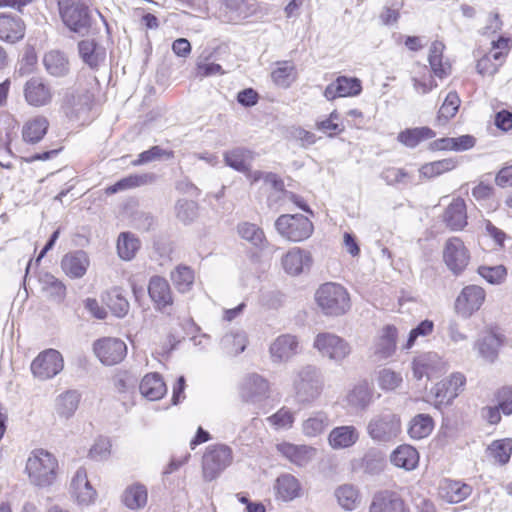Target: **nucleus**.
Listing matches in <instances>:
<instances>
[{
	"mask_svg": "<svg viewBox=\"0 0 512 512\" xmlns=\"http://www.w3.org/2000/svg\"><path fill=\"white\" fill-rule=\"evenodd\" d=\"M238 235L257 248H263L267 244L264 231L261 227L250 222H241L237 226Z\"/></svg>",
	"mask_w": 512,
	"mask_h": 512,
	"instance_id": "nucleus-45",
	"label": "nucleus"
},
{
	"mask_svg": "<svg viewBox=\"0 0 512 512\" xmlns=\"http://www.w3.org/2000/svg\"><path fill=\"white\" fill-rule=\"evenodd\" d=\"M49 127L48 120L37 116L28 120L22 128V137L26 143L36 144L42 140Z\"/></svg>",
	"mask_w": 512,
	"mask_h": 512,
	"instance_id": "nucleus-37",
	"label": "nucleus"
},
{
	"mask_svg": "<svg viewBox=\"0 0 512 512\" xmlns=\"http://www.w3.org/2000/svg\"><path fill=\"white\" fill-rule=\"evenodd\" d=\"M433 426V419L430 415L418 414L410 421L408 434L413 439H422L432 432Z\"/></svg>",
	"mask_w": 512,
	"mask_h": 512,
	"instance_id": "nucleus-46",
	"label": "nucleus"
},
{
	"mask_svg": "<svg viewBox=\"0 0 512 512\" xmlns=\"http://www.w3.org/2000/svg\"><path fill=\"white\" fill-rule=\"evenodd\" d=\"M361 90L359 79L340 76L325 88L324 96L328 100H333L337 97L356 96Z\"/></svg>",
	"mask_w": 512,
	"mask_h": 512,
	"instance_id": "nucleus-22",
	"label": "nucleus"
},
{
	"mask_svg": "<svg viewBox=\"0 0 512 512\" xmlns=\"http://www.w3.org/2000/svg\"><path fill=\"white\" fill-rule=\"evenodd\" d=\"M466 378L462 373H453L448 379L437 383L432 389L436 406L449 405L463 390Z\"/></svg>",
	"mask_w": 512,
	"mask_h": 512,
	"instance_id": "nucleus-12",
	"label": "nucleus"
},
{
	"mask_svg": "<svg viewBox=\"0 0 512 512\" xmlns=\"http://www.w3.org/2000/svg\"><path fill=\"white\" fill-rule=\"evenodd\" d=\"M266 421L275 430H289L295 422V412L283 406L276 413L267 417Z\"/></svg>",
	"mask_w": 512,
	"mask_h": 512,
	"instance_id": "nucleus-50",
	"label": "nucleus"
},
{
	"mask_svg": "<svg viewBox=\"0 0 512 512\" xmlns=\"http://www.w3.org/2000/svg\"><path fill=\"white\" fill-rule=\"evenodd\" d=\"M298 352V340L294 335L283 334L278 336L269 347L273 363H284Z\"/></svg>",
	"mask_w": 512,
	"mask_h": 512,
	"instance_id": "nucleus-17",
	"label": "nucleus"
},
{
	"mask_svg": "<svg viewBox=\"0 0 512 512\" xmlns=\"http://www.w3.org/2000/svg\"><path fill=\"white\" fill-rule=\"evenodd\" d=\"M107 305L117 317H124L130 307L128 300L116 289L108 293Z\"/></svg>",
	"mask_w": 512,
	"mask_h": 512,
	"instance_id": "nucleus-59",
	"label": "nucleus"
},
{
	"mask_svg": "<svg viewBox=\"0 0 512 512\" xmlns=\"http://www.w3.org/2000/svg\"><path fill=\"white\" fill-rule=\"evenodd\" d=\"M460 103L461 101L458 94L455 91L449 92L439 109L438 119L446 122L453 118L458 112Z\"/></svg>",
	"mask_w": 512,
	"mask_h": 512,
	"instance_id": "nucleus-56",
	"label": "nucleus"
},
{
	"mask_svg": "<svg viewBox=\"0 0 512 512\" xmlns=\"http://www.w3.org/2000/svg\"><path fill=\"white\" fill-rule=\"evenodd\" d=\"M330 425V419L326 412H313L302 422V433L309 438L321 435Z\"/></svg>",
	"mask_w": 512,
	"mask_h": 512,
	"instance_id": "nucleus-39",
	"label": "nucleus"
},
{
	"mask_svg": "<svg viewBox=\"0 0 512 512\" xmlns=\"http://www.w3.org/2000/svg\"><path fill=\"white\" fill-rule=\"evenodd\" d=\"M277 451L298 467H306L316 456V449L308 445H296L289 442L277 444Z\"/></svg>",
	"mask_w": 512,
	"mask_h": 512,
	"instance_id": "nucleus-16",
	"label": "nucleus"
},
{
	"mask_svg": "<svg viewBox=\"0 0 512 512\" xmlns=\"http://www.w3.org/2000/svg\"><path fill=\"white\" fill-rule=\"evenodd\" d=\"M247 344V335L242 330L231 332L229 335L226 334V345H228V353L230 355L237 356L242 353L246 349Z\"/></svg>",
	"mask_w": 512,
	"mask_h": 512,
	"instance_id": "nucleus-60",
	"label": "nucleus"
},
{
	"mask_svg": "<svg viewBox=\"0 0 512 512\" xmlns=\"http://www.w3.org/2000/svg\"><path fill=\"white\" fill-rule=\"evenodd\" d=\"M310 262V254L300 248L291 249L282 259L283 268L290 275H299Z\"/></svg>",
	"mask_w": 512,
	"mask_h": 512,
	"instance_id": "nucleus-35",
	"label": "nucleus"
},
{
	"mask_svg": "<svg viewBox=\"0 0 512 512\" xmlns=\"http://www.w3.org/2000/svg\"><path fill=\"white\" fill-rule=\"evenodd\" d=\"M314 348L335 363H341L351 353L349 343L333 333H319L314 340Z\"/></svg>",
	"mask_w": 512,
	"mask_h": 512,
	"instance_id": "nucleus-9",
	"label": "nucleus"
},
{
	"mask_svg": "<svg viewBox=\"0 0 512 512\" xmlns=\"http://www.w3.org/2000/svg\"><path fill=\"white\" fill-rule=\"evenodd\" d=\"M140 393L151 401L161 399L167 392V387L159 373H149L143 377L139 385Z\"/></svg>",
	"mask_w": 512,
	"mask_h": 512,
	"instance_id": "nucleus-31",
	"label": "nucleus"
},
{
	"mask_svg": "<svg viewBox=\"0 0 512 512\" xmlns=\"http://www.w3.org/2000/svg\"><path fill=\"white\" fill-rule=\"evenodd\" d=\"M152 178L150 175H130L117 181L114 185L106 188L107 194H115L119 191L138 187L147 183L148 179Z\"/></svg>",
	"mask_w": 512,
	"mask_h": 512,
	"instance_id": "nucleus-55",
	"label": "nucleus"
},
{
	"mask_svg": "<svg viewBox=\"0 0 512 512\" xmlns=\"http://www.w3.org/2000/svg\"><path fill=\"white\" fill-rule=\"evenodd\" d=\"M401 382V375L390 369H383L379 373L378 383L384 390H394L401 384Z\"/></svg>",
	"mask_w": 512,
	"mask_h": 512,
	"instance_id": "nucleus-62",
	"label": "nucleus"
},
{
	"mask_svg": "<svg viewBox=\"0 0 512 512\" xmlns=\"http://www.w3.org/2000/svg\"><path fill=\"white\" fill-rule=\"evenodd\" d=\"M498 407L505 415L512 414V386L502 387L497 393Z\"/></svg>",
	"mask_w": 512,
	"mask_h": 512,
	"instance_id": "nucleus-64",
	"label": "nucleus"
},
{
	"mask_svg": "<svg viewBox=\"0 0 512 512\" xmlns=\"http://www.w3.org/2000/svg\"><path fill=\"white\" fill-rule=\"evenodd\" d=\"M81 393L76 389H69L60 393L54 401V410L60 419L72 418L81 401Z\"/></svg>",
	"mask_w": 512,
	"mask_h": 512,
	"instance_id": "nucleus-23",
	"label": "nucleus"
},
{
	"mask_svg": "<svg viewBox=\"0 0 512 512\" xmlns=\"http://www.w3.org/2000/svg\"><path fill=\"white\" fill-rule=\"evenodd\" d=\"M456 166V160L447 158L422 165L419 169V173L421 177L433 178L453 170Z\"/></svg>",
	"mask_w": 512,
	"mask_h": 512,
	"instance_id": "nucleus-49",
	"label": "nucleus"
},
{
	"mask_svg": "<svg viewBox=\"0 0 512 512\" xmlns=\"http://www.w3.org/2000/svg\"><path fill=\"white\" fill-rule=\"evenodd\" d=\"M25 472L32 485L40 488L49 487L57 478L58 460L47 450L35 449L26 461Z\"/></svg>",
	"mask_w": 512,
	"mask_h": 512,
	"instance_id": "nucleus-1",
	"label": "nucleus"
},
{
	"mask_svg": "<svg viewBox=\"0 0 512 512\" xmlns=\"http://www.w3.org/2000/svg\"><path fill=\"white\" fill-rule=\"evenodd\" d=\"M25 35V24L15 14L0 13V40L15 43Z\"/></svg>",
	"mask_w": 512,
	"mask_h": 512,
	"instance_id": "nucleus-20",
	"label": "nucleus"
},
{
	"mask_svg": "<svg viewBox=\"0 0 512 512\" xmlns=\"http://www.w3.org/2000/svg\"><path fill=\"white\" fill-rule=\"evenodd\" d=\"M443 259L448 269L459 275L467 267L470 255L463 241L458 237H452L445 243Z\"/></svg>",
	"mask_w": 512,
	"mask_h": 512,
	"instance_id": "nucleus-11",
	"label": "nucleus"
},
{
	"mask_svg": "<svg viewBox=\"0 0 512 512\" xmlns=\"http://www.w3.org/2000/svg\"><path fill=\"white\" fill-rule=\"evenodd\" d=\"M95 355L104 365H115L123 360L127 353L126 344L117 338H103L93 345Z\"/></svg>",
	"mask_w": 512,
	"mask_h": 512,
	"instance_id": "nucleus-13",
	"label": "nucleus"
},
{
	"mask_svg": "<svg viewBox=\"0 0 512 512\" xmlns=\"http://www.w3.org/2000/svg\"><path fill=\"white\" fill-rule=\"evenodd\" d=\"M478 274L492 285L502 284L507 277V269L503 265L480 266Z\"/></svg>",
	"mask_w": 512,
	"mask_h": 512,
	"instance_id": "nucleus-57",
	"label": "nucleus"
},
{
	"mask_svg": "<svg viewBox=\"0 0 512 512\" xmlns=\"http://www.w3.org/2000/svg\"><path fill=\"white\" fill-rule=\"evenodd\" d=\"M315 300L325 315L339 316L350 308V298L346 289L337 283H324L315 293Z\"/></svg>",
	"mask_w": 512,
	"mask_h": 512,
	"instance_id": "nucleus-3",
	"label": "nucleus"
},
{
	"mask_svg": "<svg viewBox=\"0 0 512 512\" xmlns=\"http://www.w3.org/2000/svg\"><path fill=\"white\" fill-rule=\"evenodd\" d=\"M59 13L64 25L80 36L90 32L92 18L89 7L79 0H59Z\"/></svg>",
	"mask_w": 512,
	"mask_h": 512,
	"instance_id": "nucleus-4",
	"label": "nucleus"
},
{
	"mask_svg": "<svg viewBox=\"0 0 512 512\" xmlns=\"http://www.w3.org/2000/svg\"><path fill=\"white\" fill-rule=\"evenodd\" d=\"M369 512H409L404 501L390 493H379L374 496Z\"/></svg>",
	"mask_w": 512,
	"mask_h": 512,
	"instance_id": "nucleus-34",
	"label": "nucleus"
},
{
	"mask_svg": "<svg viewBox=\"0 0 512 512\" xmlns=\"http://www.w3.org/2000/svg\"><path fill=\"white\" fill-rule=\"evenodd\" d=\"M78 53L82 61L91 69H98L106 58V51L94 40H82L78 43Z\"/></svg>",
	"mask_w": 512,
	"mask_h": 512,
	"instance_id": "nucleus-26",
	"label": "nucleus"
},
{
	"mask_svg": "<svg viewBox=\"0 0 512 512\" xmlns=\"http://www.w3.org/2000/svg\"><path fill=\"white\" fill-rule=\"evenodd\" d=\"M367 434L379 443L394 441L401 433L400 416L389 410L373 415L367 424Z\"/></svg>",
	"mask_w": 512,
	"mask_h": 512,
	"instance_id": "nucleus-5",
	"label": "nucleus"
},
{
	"mask_svg": "<svg viewBox=\"0 0 512 512\" xmlns=\"http://www.w3.org/2000/svg\"><path fill=\"white\" fill-rule=\"evenodd\" d=\"M43 65L46 71L54 77H64L70 71L68 57L59 50L47 52L43 57Z\"/></svg>",
	"mask_w": 512,
	"mask_h": 512,
	"instance_id": "nucleus-32",
	"label": "nucleus"
},
{
	"mask_svg": "<svg viewBox=\"0 0 512 512\" xmlns=\"http://www.w3.org/2000/svg\"><path fill=\"white\" fill-rule=\"evenodd\" d=\"M289 136L291 139L298 141L300 146L303 148H307L315 144L317 141V137L314 133L299 126L291 127L289 130Z\"/></svg>",
	"mask_w": 512,
	"mask_h": 512,
	"instance_id": "nucleus-63",
	"label": "nucleus"
},
{
	"mask_svg": "<svg viewBox=\"0 0 512 512\" xmlns=\"http://www.w3.org/2000/svg\"><path fill=\"white\" fill-rule=\"evenodd\" d=\"M390 462L397 468L412 471L418 466L419 453L411 445L403 444L393 450Z\"/></svg>",
	"mask_w": 512,
	"mask_h": 512,
	"instance_id": "nucleus-29",
	"label": "nucleus"
},
{
	"mask_svg": "<svg viewBox=\"0 0 512 512\" xmlns=\"http://www.w3.org/2000/svg\"><path fill=\"white\" fill-rule=\"evenodd\" d=\"M89 263L86 252L78 250L63 256L61 268L68 277L77 279L82 278L86 274Z\"/></svg>",
	"mask_w": 512,
	"mask_h": 512,
	"instance_id": "nucleus-25",
	"label": "nucleus"
},
{
	"mask_svg": "<svg viewBox=\"0 0 512 512\" xmlns=\"http://www.w3.org/2000/svg\"><path fill=\"white\" fill-rule=\"evenodd\" d=\"M472 487L461 481L445 479L440 486V495L448 503H459L468 498Z\"/></svg>",
	"mask_w": 512,
	"mask_h": 512,
	"instance_id": "nucleus-30",
	"label": "nucleus"
},
{
	"mask_svg": "<svg viewBox=\"0 0 512 512\" xmlns=\"http://www.w3.org/2000/svg\"><path fill=\"white\" fill-rule=\"evenodd\" d=\"M148 293L157 310L167 314L171 313L173 294L165 278L153 276L149 281Z\"/></svg>",
	"mask_w": 512,
	"mask_h": 512,
	"instance_id": "nucleus-14",
	"label": "nucleus"
},
{
	"mask_svg": "<svg viewBox=\"0 0 512 512\" xmlns=\"http://www.w3.org/2000/svg\"><path fill=\"white\" fill-rule=\"evenodd\" d=\"M373 390L366 382L356 384L347 394L348 406L355 411H364L372 402Z\"/></svg>",
	"mask_w": 512,
	"mask_h": 512,
	"instance_id": "nucleus-28",
	"label": "nucleus"
},
{
	"mask_svg": "<svg viewBox=\"0 0 512 512\" xmlns=\"http://www.w3.org/2000/svg\"><path fill=\"white\" fill-rule=\"evenodd\" d=\"M486 298L485 290L478 285L465 286L455 301V310L463 318L471 317L483 305Z\"/></svg>",
	"mask_w": 512,
	"mask_h": 512,
	"instance_id": "nucleus-10",
	"label": "nucleus"
},
{
	"mask_svg": "<svg viewBox=\"0 0 512 512\" xmlns=\"http://www.w3.org/2000/svg\"><path fill=\"white\" fill-rule=\"evenodd\" d=\"M292 387L299 404H310L321 395L324 378L321 370L314 365H305L294 372Z\"/></svg>",
	"mask_w": 512,
	"mask_h": 512,
	"instance_id": "nucleus-2",
	"label": "nucleus"
},
{
	"mask_svg": "<svg viewBox=\"0 0 512 512\" xmlns=\"http://www.w3.org/2000/svg\"><path fill=\"white\" fill-rule=\"evenodd\" d=\"M224 446L211 445L203 455L202 467L206 480L212 481L217 478L223 470Z\"/></svg>",
	"mask_w": 512,
	"mask_h": 512,
	"instance_id": "nucleus-21",
	"label": "nucleus"
},
{
	"mask_svg": "<svg viewBox=\"0 0 512 512\" xmlns=\"http://www.w3.org/2000/svg\"><path fill=\"white\" fill-rule=\"evenodd\" d=\"M271 395V385L268 379L258 373L246 374L239 383V396L245 403L260 405Z\"/></svg>",
	"mask_w": 512,
	"mask_h": 512,
	"instance_id": "nucleus-7",
	"label": "nucleus"
},
{
	"mask_svg": "<svg viewBox=\"0 0 512 512\" xmlns=\"http://www.w3.org/2000/svg\"><path fill=\"white\" fill-rule=\"evenodd\" d=\"M397 337L398 330L394 325H386L379 331L372 348L376 360H386L394 355Z\"/></svg>",
	"mask_w": 512,
	"mask_h": 512,
	"instance_id": "nucleus-15",
	"label": "nucleus"
},
{
	"mask_svg": "<svg viewBox=\"0 0 512 512\" xmlns=\"http://www.w3.org/2000/svg\"><path fill=\"white\" fill-rule=\"evenodd\" d=\"M444 221L451 230H461L467 224L466 205L463 199H454L446 208Z\"/></svg>",
	"mask_w": 512,
	"mask_h": 512,
	"instance_id": "nucleus-36",
	"label": "nucleus"
},
{
	"mask_svg": "<svg viewBox=\"0 0 512 512\" xmlns=\"http://www.w3.org/2000/svg\"><path fill=\"white\" fill-rule=\"evenodd\" d=\"M381 179L387 185H408L413 182V176L403 168L388 167L381 172Z\"/></svg>",
	"mask_w": 512,
	"mask_h": 512,
	"instance_id": "nucleus-53",
	"label": "nucleus"
},
{
	"mask_svg": "<svg viewBox=\"0 0 512 512\" xmlns=\"http://www.w3.org/2000/svg\"><path fill=\"white\" fill-rule=\"evenodd\" d=\"M271 72V79L275 85L281 88H289L297 79L296 66L292 61H278Z\"/></svg>",
	"mask_w": 512,
	"mask_h": 512,
	"instance_id": "nucleus-38",
	"label": "nucleus"
},
{
	"mask_svg": "<svg viewBox=\"0 0 512 512\" xmlns=\"http://www.w3.org/2000/svg\"><path fill=\"white\" fill-rule=\"evenodd\" d=\"M359 439L358 430L352 425L333 428L328 435L329 445L333 449H345L353 446Z\"/></svg>",
	"mask_w": 512,
	"mask_h": 512,
	"instance_id": "nucleus-27",
	"label": "nucleus"
},
{
	"mask_svg": "<svg viewBox=\"0 0 512 512\" xmlns=\"http://www.w3.org/2000/svg\"><path fill=\"white\" fill-rule=\"evenodd\" d=\"M436 133L429 127L407 128L401 131L397 140L408 148H415L421 142L434 138Z\"/></svg>",
	"mask_w": 512,
	"mask_h": 512,
	"instance_id": "nucleus-41",
	"label": "nucleus"
},
{
	"mask_svg": "<svg viewBox=\"0 0 512 512\" xmlns=\"http://www.w3.org/2000/svg\"><path fill=\"white\" fill-rule=\"evenodd\" d=\"M253 154L244 148H236L226 153V165L239 172H246L251 166Z\"/></svg>",
	"mask_w": 512,
	"mask_h": 512,
	"instance_id": "nucleus-47",
	"label": "nucleus"
},
{
	"mask_svg": "<svg viewBox=\"0 0 512 512\" xmlns=\"http://www.w3.org/2000/svg\"><path fill=\"white\" fill-rule=\"evenodd\" d=\"M434 323L431 320L425 319L421 321L415 328H413L408 336L404 349H410L420 336H428L433 332Z\"/></svg>",
	"mask_w": 512,
	"mask_h": 512,
	"instance_id": "nucleus-61",
	"label": "nucleus"
},
{
	"mask_svg": "<svg viewBox=\"0 0 512 512\" xmlns=\"http://www.w3.org/2000/svg\"><path fill=\"white\" fill-rule=\"evenodd\" d=\"M273 488L276 499L283 502H290L301 495L299 480L289 473L279 475L275 480Z\"/></svg>",
	"mask_w": 512,
	"mask_h": 512,
	"instance_id": "nucleus-24",
	"label": "nucleus"
},
{
	"mask_svg": "<svg viewBox=\"0 0 512 512\" xmlns=\"http://www.w3.org/2000/svg\"><path fill=\"white\" fill-rule=\"evenodd\" d=\"M140 240L131 232H121L117 239V253L122 260H132L140 248Z\"/></svg>",
	"mask_w": 512,
	"mask_h": 512,
	"instance_id": "nucleus-44",
	"label": "nucleus"
},
{
	"mask_svg": "<svg viewBox=\"0 0 512 512\" xmlns=\"http://www.w3.org/2000/svg\"><path fill=\"white\" fill-rule=\"evenodd\" d=\"M274 226L282 238L291 242H301L308 239L314 230L313 223L302 214L280 215Z\"/></svg>",
	"mask_w": 512,
	"mask_h": 512,
	"instance_id": "nucleus-6",
	"label": "nucleus"
},
{
	"mask_svg": "<svg viewBox=\"0 0 512 512\" xmlns=\"http://www.w3.org/2000/svg\"><path fill=\"white\" fill-rule=\"evenodd\" d=\"M503 343L501 336L489 333L477 343L479 355L487 362L493 363L498 357V351Z\"/></svg>",
	"mask_w": 512,
	"mask_h": 512,
	"instance_id": "nucleus-43",
	"label": "nucleus"
},
{
	"mask_svg": "<svg viewBox=\"0 0 512 512\" xmlns=\"http://www.w3.org/2000/svg\"><path fill=\"white\" fill-rule=\"evenodd\" d=\"M197 210V203L192 200L180 199L175 205L176 217L185 224L196 218Z\"/></svg>",
	"mask_w": 512,
	"mask_h": 512,
	"instance_id": "nucleus-58",
	"label": "nucleus"
},
{
	"mask_svg": "<svg viewBox=\"0 0 512 512\" xmlns=\"http://www.w3.org/2000/svg\"><path fill=\"white\" fill-rule=\"evenodd\" d=\"M64 368L62 354L56 349H46L32 361L30 369L33 376L45 381L54 378Z\"/></svg>",
	"mask_w": 512,
	"mask_h": 512,
	"instance_id": "nucleus-8",
	"label": "nucleus"
},
{
	"mask_svg": "<svg viewBox=\"0 0 512 512\" xmlns=\"http://www.w3.org/2000/svg\"><path fill=\"white\" fill-rule=\"evenodd\" d=\"M38 281L41 285L42 291L45 292L51 300L57 303L64 300L66 296V287L55 276L48 272H42L38 276Z\"/></svg>",
	"mask_w": 512,
	"mask_h": 512,
	"instance_id": "nucleus-40",
	"label": "nucleus"
},
{
	"mask_svg": "<svg viewBox=\"0 0 512 512\" xmlns=\"http://www.w3.org/2000/svg\"><path fill=\"white\" fill-rule=\"evenodd\" d=\"M122 502L130 510L143 509L148 502V491L145 485L134 483L126 487L122 494Z\"/></svg>",
	"mask_w": 512,
	"mask_h": 512,
	"instance_id": "nucleus-33",
	"label": "nucleus"
},
{
	"mask_svg": "<svg viewBox=\"0 0 512 512\" xmlns=\"http://www.w3.org/2000/svg\"><path fill=\"white\" fill-rule=\"evenodd\" d=\"M71 494L80 505H89L96 498V490L91 486L86 469L79 468L71 481Z\"/></svg>",
	"mask_w": 512,
	"mask_h": 512,
	"instance_id": "nucleus-18",
	"label": "nucleus"
},
{
	"mask_svg": "<svg viewBox=\"0 0 512 512\" xmlns=\"http://www.w3.org/2000/svg\"><path fill=\"white\" fill-rule=\"evenodd\" d=\"M24 96L28 104L41 107L50 103L52 92L42 78L32 77L24 86Z\"/></svg>",
	"mask_w": 512,
	"mask_h": 512,
	"instance_id": "nucleus-19",
	"label": "nucleus"
},
{
	"mask_svg": "<svg viewBox=\"0 0 512 512\" xmlns=\"http://www.w3.org/2000/svg\"><path fill=\"white\" fill-rule=\"evenodd\" d=\"M491 457L499 464H506L512 454V440L502 439L492 442L488 448Z\"/></svg>",
	"mask_w": 512,
	"mask_h": 512,
	"instance_id": "nucleus-54",
	"label": "nucleus"
},
{
	"mask_svg": "<svg viewBox=\"0 0 512 512\" xmlns=\"http://www.w3.org/2000/svg\"><path fill=\"white\" fill-rule=\"evenodd\" d=\"M170 277L176 289L181 293L188 292L192 288L195 279L194 271L185 265L177 266L171 272Z\"/></svg>",
	"mask_w": 512,
	"mask_h": 512,
	"instance_id": "nucleus-48",
	"label": "nucleus"
},
{
	"mask_svg": "<svg viewBox=\"0 0 512 512\" xmlns=\"http://www.w3.org/2000/svg\"><path fill=\"white\" fill-rule=\"evenodd\" d=\"M385 463V458L382 453L369 451L361 459L360 468L367 474L377 475L383 471Z\"/></svg>",
	"mask_w": 512,
	"mask_h": 512,
	"instance_id": "nucleus-52",
	"label": "nucleus"
},
{
	"mask_svg": "<svg viewBox=\"0 0 512 512\" xmlns=\"http://www.w3.org/2000/svg\"><path fill=\"white\" fill-rule=\"evenodd\" d=\"M441 52L442 44L437 42L433 43L430 48L428 60L434 75L442 79L449 75L450 66L442 62Z\"/></svg>",
	"mask_w": 512,
	"mask_h": 512,
	"instance_id": "nucleus-51",
	"label": "nucleus"
},
{
	"mask_svg": "<svg viewBox=\"0 0 512 512\" xmlns=\"http://www.w3.org/2000/svg\"><path fill=\"white\" fill-rule=\"evenodd\" d=\"M334 495L341 508L346 511L355 510L361 502L360 492L353 484H343L335 489Z\"/></svg>",
	"mask_w": 512,
	"mask_h": 512,
	"instance_id": "nucleus-42",
	"label": "nucleus"
}]
</instances>
